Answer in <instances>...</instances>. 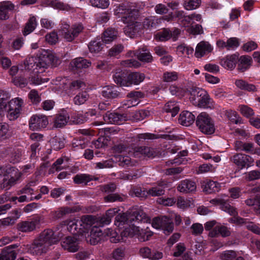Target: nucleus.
Returning <instances> with one entry per match:
<instances>
[{"mask_svg": "<svg viewBox=\"0 0 260 260\" xmlns=\"http://www.w3.org/2000/svg\"><path fill=\"white\" fill-rule=\"evenodd\" d=\"M60 60L51 51L43 50L40 53L38 57H29L24 61L25 68L28 70H31L34 68V70L37 69L41 70V72H44L45 69L50 66L56 67L60 64Z\"/></svg>", "mask_w": 260, "mask_h": 260, "instance_id": "f257e3e1", "label": "nucleus"}, {"mask_svg": "<svg viewBox=\"0 0 260 260\" xmlns=\"http://www.w3.org/2000/svg\"><path fill=\"white\" fill-rule=\"evenodd\" d=\"M57 242L54 231L50 229H45L34 240L29 248L30 252L39 255L46 253Z\"/></svg>", "mask_w": 260, "mask_h": 260, "instance_id": "f03ea898", "label": "nucleus"}, {"mask_svg": "<svg viewBox=\"0 0 260 260\" xmlns=\"http://www.w3.org/2000/svg\"><path fill=\"white\" fill-rule=\"evenodd\" d=\"M21 176L19 171L13 167H0V181L3 187L15 184Z\"/></svg>", "mask_w": 260, "mask_h": 260, "instance_id": "7ed1b4c3", "label": "nucleus"}, {"mask_svg": "<svg viewBox=\"0 0 260 260\" xmlns=\"http://www.w3.org/2000/svg\"><path fill=\"white\" fill-rule=\"evenodd\" d=\"M145 214L141 211H135L133 213L119 214L115 217V224L118 226L124 224L129 225V228L132 226L134 223H139L140 221L145 217ZM127 228H125V229Z\"/></svg>", "mask_w": 260, "mask_h": 260, "instance_id": "20e7f679", "label": "nucleus"}, {"mask_svg": "<svg viewBox=\"0 0 260 260\" xmlns=\"http://www.w3.org/2000/svg\"><path fill=\"white\" fill-rule=\"evenodd\" d=\"M196 123L200 131L205 134L211 135L215 131L213 120L206 112H202L197 117Z\"/></svg>", "mask_w": 260, "mask_h": 260, "instance_id": "39448f33", "label": "nucleus"}, {"mask_svg": "<svg viewBox=\"0 0 260 260\" xmlns=\"http://www.w3.org/2000/svg\"><path fill=\"white\" fill-rule=\"evenodd\" d=\"M83 29V26L81 24H75L70 26L66 23L62 25L59 31L67 41L72 42L79 35Z\"/></svg>", "mask_w": 260, "mask_h": 260, "instance_id": "423d86ee", "label": "nucleus"}, {"mask_svg": "<svg viewBox=\"0 0 260 260\" xmlns=\"http://www.w3.org/2000/svg\"><path fill=\"white\" fill-rule=\"evenodd\" d=\"M151 225L156 229H161L166 235L170 234L174 230V224L171 219L166 216L153 218Z\"/></svg>", "mask_w": 260, "mask_h": 260, "instance_id": "0eeeda50", "label": "nucleus"}, {"mask_svg": "<svg viewBox=\"0 0 260 260\" xmlns=\"http://www.w3.org/2000/svg\"><path fill=\"white\" fill-rule=\"evenodd\" d=\"M23 104V100L19 98L13 99L9 102L8 116L11 120L18 117Z\"/></svg>", "mask_w": 260, "mask_h": 260, "instance_id": "6e6552de", "label": "nucleus"}, {"mask_svg": "<svg viewBox=\"0 0 260 260\" xmlns=\"http://www.w3.org/2000/svg\"><path fill=\"white\" fill-rule=\"evenodd\" d=\"M139 223H134L132 226L130 228L126 229V232L128 233V235L133 236L137 235L138 238L140 241H145L149 240L150 237L152 236V233L145 229H143L138 225Z\"/></svg>", "mask_w": 260, "mask_h": 260, "instance_id": "1a4fd4ad", "label": "nucleus"}, {"mask_svg": "<svg viewBox=\"0 0 260 260\" xmlns=\"http://www.w3.org/2000/svg\"><path fill=\"white\" fill-rule=\"evenodd\" d=\"M42 220V218L38 216L28 220L22 221L17 224V229L22 232H32L39 227Z\"/></svg>", "mask_w": 260, "mask_h": 260, "instance_id": "9d476101", "label": "nucleus"}, {"mask_svg": "<svg viewBox=\"0 0 260 260\" xmlns=\"http://www.w3.org/2000/svg\"><path fill=\"white\" fill-rule=\"evenodd\" d=\"M231 160L241 169L250 167L253 162V159L250 156L242 153L233 155L231 157Z\"/></svg>", "mask_w": 260, "mask_h": 260, "instance_id": "9b49d317", "label": "nucleus"}, {"mask_svg": "<svg viewBox=\"0 0 260 260\" xmlns=\"http://www.w3.org/2000/svg\"><path fill=\"white\" fill-rule=\"evenodd\" d=\"M48 124L47 116L43 115H33L30 119L29 126L33 130L45 127Z\"/></svg>", "mask_w": 260, "mask_h": 260, "instance_id": "f8f14e48", "label": "nucleus"}, {"mask_svg": "<svg viewBox=\"0 0 260 260\" xmlns=\"http://www.w3.org/2000/svg\"><path fill=\"white\" fill-rule=\"evenodd\" d=\"M167 183L165 181H159L152 187L146 190L147 196L158 197L165 194Z\"/></svg>", "mask_w": 260, "mask_h": 260, "instance_id": "ddd939ff", "label": "nucleus"}, {"mask_svg": "<svg viewBox=\"0 0 260 260\" xmlns=\"http://www.w3.org/2000/svg\"><path fill=\"white\" fill-rule=\"evenodd\" d=\"M95 222L96 219L92 215L82 216L78 221L79 223V231L80 233L86 232L92 226H94Z\"/></svg>", "mask_w": 260, "mask_h": 260, "instance_id": "4468645a", "label": "nucleus"}, {"mask_svg": "<svg viewBox=\"0 0 260 260\" xmlns=\"http://www.w3.org/2000/svg\"><path fill=\"white\" fill-rule=\"evenodd\" d=\"M16 6L11 1H6L0 3V20H6L9 18V12L16 10Z\"/></svg>", "mask_w": 260, "mask_h": 260, "instance_id": "2eb2a0df", "label": "nucleus"}, {"mask_svg": "<svg viewBox=\"0 0 260 260\" xmlns=\"http://www.w3.org/2000/svg\"><path fill=\"white\" fill-rule=\"evenodd\" d=\"M61 245L62 247L71 252H75L78 250L79 245L77 238L73 237H67L62 239Z\"/></svg>", "mask_w": 260, "mask_h": 260, "instance_id": "dca6fc26", "label": "nucleus"}, {"mask_svg": "<svg viewBox=\"0 0 260 260\" xmlns=\"http://www.w3.org/2000/svg\"><path fill=\"white\" fill-rule=\"evenodd\" d=\"M210 203L220 206V208L231 215H235L237 214L236 209L231 206L226 201L222 198H216L210 201Z\"/></svg>", "mask_w": 260, "mask_h": 260, "instance_id": "f3484780", "label": "nucleus"}, {"mask_svg": "<svg viewBox=\"0 0 260 260\" xmlns=\"http://www.w3.org/2000/svg\"><path fill=\"white\" fill-rule=\"evenodd\" d=\"M132 153L135 157L144 156L148 157H154L157 155L156 151L153 148L147 146L136 147Z\"/></svg>", "mask_w": 260, "mask_h": 260, "instance_id": "a211bd4d", "label": "nucleus"}, {"mask_svg": "<svg viewBox=\"0 0 260 260\" xmlns=\"http://www.w3.org/2000/svg\"><path fill=\"white\" fill-rule=\"evenodd\" d=\"M17 247L18 245L16 244L6 247L0 254V260H15L17 253L14 249Z\"/></svg>", "mask_w": 260, "mask_h": 260, "instance_id": "6ab92c4d", "label": "nucleus"}, {"mask_svg": "<svg viewBox=\"0 0 260 260\" xmlns=\"http://www.w3.org/2000/svg\"><path fill=\"white\" fill-rule=\"evenodd\" d=\"M139 16L138 10L129 7L124 16H122L121 21L125 24L138 22L137 20Z\"/></svg>", "mask_w": 260, "mask_h": 260, "instance_id": "aec40b11", "label": "nucleus"}, {"mask_svg": "<svg viewBox=\"0 0 260 260\" xmlns=\"http://www.w3.org/2000/svg\"><path fill=\"white\" fill-rule=\"evenodd\" d=\"M212 48L208 42L202 41L197 45L194 55L197 58H201L211 52Z\"/></svg>", "mask_w": 260, "mask_h": 260, "instance_id": "412c9836", "label": "nucleus"}, {"mask_svg": "<svg viewBox=\"0 0 260 260\" xmlns=\"http://www.w3.org/2000/svg\"><path fill=\"white\" fill-rule=\"evenodd\" d=\"M196 188V183L187 179L181 181L177 186L179 192L185 193L195 191Z\"/></svg>", "mask_w": 260, "mask_h": 260, "instance_id": "4be33fe9", "label": "nucleus"}, {"mask_svg": "<svg viewBox=\"0 0 260 260\" xmlns=\"http://www.w3.org/2000/svg\"><path fill=\"white\" fill-rule=\"evenodd\" d=\"M102 236V230L96 225H94L91 230L90 235L87 238V241L91 245H96L101 241Z\"/></svg>", "mask_w": 260, "mask_h": 260, "instance_id": "5701e85b", "label": "nucleus"}, {"mask_svg": "<svg viewBox=\"0 0 260 260\" xmlns=\"http://www.w3.org/2000/svg\"><path fill=\"white\" fill-rule=\"evenodd\" d=\"M195 120V116L188 111H182L178 119L179 123L185 126L191 125Z\"/></svg>", "mask_w": 260, "mask_h": 260, "instance_id": "b1692460", "label": "nucleus"}, {"mask_svg": "<svg viewBox=\"0 0 260 260\" xmlns=\"http://www.w3.org/2000/svg\"><path fill=\"white\" fill-rule=\"evenodd\" d=\"M238 59L236 54L228 55L220 60V64L224 68L232 70L235 68Z\"/></svg>", "mask_w": 260, "mask_h": 260, "instance_id": "393cba45", "label": "nucleus"}, {"mask_svg": "<svg viewBox=\"0 0 260 260\" xmlns=\"http://www.w3.org/2000/svg\"><path fill=\"white\" fill-rule=\"evenodd\" d=\"M72 70L76 71L89 67L91 62L87 59L82 57L76 58L73 60L70 63Z\"/></svg>", "mask_w": 260, "mask_h": 260, "instance_id": "a878e982", "label": "nucleus"}, {"mask_svg": "<svg viewBox=\"0 0 260 260\" xmlns=\"http://www.w3.org/2000/svg\"><path fill=\"white\" fill-rule=\"evenodd\" d=\"M134 55L141 61L150 62L152 60V56L145 47L135 51Z\"/></svg>", "mask_w": 260, "mask_h": 260, "instance_id": "bb28decb", "label": "nucleus"}, {"mask_svg": "<svg viewBox=\"0 0 260 260\" xmlns=\"http://www.w3.org/2000/svg\"><path fill=\"white\" fill-rule=\"evenodd\" d=\"M238 60L239 63L237 69L240 72H244L248 70L251 64L252 58L249 56H241Z\"/></svg>", "mask_w": 260, "mask_h": 260, "instance_id": "cd10ccee", "label": "nucleus"}, {"mask_svg": "<svg viewBox=\"0 0 260 260\" xmlns=\"http://www.w3.org/2000/svg\"><path fill=\"white\" fill-rule=\"evenodd\" d=\"M123 117L121 115L116 113L107 112L104 116V121L108 123L120 124L122 121Z\"/></svg>", "mask_w": 260, "mask_h": 260, "instance_id": "c85d7f7f", "label": "nucleus"}, {"mask_svg": "<svg viewBox=\"0 0 260 260\" xmlns=\"http://www.w3.org/2000/svg\"><path fill=\"white\" fill-rule=\"evenodd\" d=\"M115 157L119 162V165L125 168L133 167L136 165L137 162L135 160L132 159L128 156L122 155H115Z\"/></svg>", "mask_w": 260, "mask_h": 260, "instance_id": "c756f323", "label": "nucleus"}, {"mask_svg": "<svg viewBox=\"0 0 260 260\" xmlns=\"http://www.w3.org/2000/svg\"><path fill=\"white\" fill-rule=\"evenodd\" d=\"M203 190L207 193L218 191L220 188L219 184L211 180L204 181L202 184Z\"/></svg>", "mask_w": 260, "mask_h": 260, "instance_id": "7c9ffc66", "label": "nucleus"}, {"mask_svg": "<svg viewBox=\"0 0 260 260\" xmlns=\"http://www.w3.org/2000/svg\"><path fill=\"white\" fill-rule=\"evenodd\" d=\"M103 42L100 38H96L91 41L88 44V49L90 52L94 53L100 52L103 48Z\"/></svg>", "mask_w": 260, "mask_h": 260, "instance_id": "2f4dec72", "label": "nucleus"}, {"mask_svg": "<svg viewBox=\"0 0 260 260\" xmlns=\"http://www.w3.org/2000/svg\"><path fill=\"white\" fill-rule=\"evenodd\" d=\"M98 179L96 178L86 174H79L75 175L73 178L75 183L77 184H87L89 182L93 180Z\"/></svg>", "mask_w": 260, "mask_h": 260, "instance_id": "473e14b6", "label": "nucleus"}, {"mask_svg": "<svg viewBox=\"0 0 260 260\" xmlns=\"http://www.w3.org/2000/svg\"><path fill=\"white\" fill-rule=\"evenodd\" d=\"M145 75L143 73L134 72L127 76V79L128 81V86L132 84L138 85L145 79Z\"/></svg>", "mask_w": 260, "mask_h": 260, "instance_id": "72a5a7b5", "label": "nucleus"}, {"mask_svg": "<svg viewBox=\"0 0 260 260\" xmlns=\"http://www.w3.org/2000/svg\"><path fill=\"white\" fill-rule=\"evenodd\" d=\"M34 72L30 77V82L31 84L35 85H40L42 83L48 81V78H43L41 73V70L37 69V70H34V68H32Z\"/></svg>", "mask_w": 260, "mask_h": 260, "instance_id": "f704fd0d", "label": "nucleus"}, {"mask_svg": "<svg viewBox=\"0 0 260 260\" xmlns=\"http://www.w3.org/2000/svg\"><path fill=\"white\" fill-rule=\"evenodd\" d=\"M69 119V115L67 113H62L56 115L54 121V126L60 128L65 126Z\"/></svg>", "mask_w": 260, "mask_h": 260, "instance_id": "c9c22d12", "label": "nucleus"}, {"mask_svg": "<svg viewBox=\"0 0 260 260\" xmlns=\"http://www.w3.org/2000/svg\"><path fill=\"white\" fill-rule=\"evenodd\" d=\"M127 74L123 72L116 73L113 76L115 82L121 86H128Z\"/></svg>", "mask_w": 260, "mask_h": 260, "instance_id": "e433bc0d", "label": "nucleus"}, {"mask_svg": "<svg viewBox=\"0 0 260 260\" xmlns=\"http://www.w3.org/2000/svg\"><path fill=\"white\" fill-rule=\"evenodd\" d=\"M118 32L114 28H108L103 33V39H102L105 43H110L116 40L117 38Z\"/></svg>", "mask_w": 260, "mask_h": 260, "instance_id": "4c0bfd02", "label": "nucleus"}, {"mask_svg": "<svg viewBox=\"0 0 260 260\" xmlns=\"http://www.w3.org/2000/svg\"><path fill=\"white\" fill-rule=\"evenodd\" d=\"M220 234L222 237H228L231 235V232L228 228L223 225L216 226L209 233L211 237L217 236Z\"/></svg>", "mask_w": 260, "mask_h": 260, "instance_id": "58836bf2", "label": "nucleus"}, {"mask_svg": "<svg viewBox=\"0 0 260 260\" xmlns=\"http://www.w3.org/2000/svg\"><path fill=\"white\" fill-rule=\"evenodd\" d=\"M102 95L107 98H116L120 95V93L117 91L115 86H107L103 88Z\"/></svg>", "mask_w": 260, "mask_h": 260, "instance_id": "ea45409f", "label": "nucleus"}, {"mask_svg": "<svg viewBox=\"0 0 260 260\" xmlns=\"http://www.w3.org/2000/svg\"><path fill=\"white\" fill-rule=\"evenodd\" d=\"M140 26L139 22L128 23L124 28V32L129 37L132 38L139 32Z\"/></svg>", "mask_w": 260, "mask_h": 260, "instance_id": "a19ab883", "label": "nucleus"}, {"mask_svg": "<svg viewBox=\"0 0 260 260\" xmlns=\"http://www.w3.org/2000/svg\"><path fill=\"white\" fill-rule=\"evenodd\" d=\"M204 93L205 90L202 88H196L192 89L189 98L190 101L193 105L196 106L202 98V94Z\"/></svg>", "mask_w": 260, "mask_h": 260, "instance_id": "79ce46f5", "label": "nucleus"}, {"mask_svg": "<svg viewBox=\"0 0 260 260\" xmlns=\"http://www.w3.org/2000/svg\"><path fill=\"white\" fill-rule=\"evenodd\" d=\"M37 26V22L35 16L30 17L24 28L23 34L26 36L32 32Z\"/></svg>", "mask_w": 260, "mask_h": 260, "instance_id": "37998d69", "label": "nucleus"}, {"mask_svg": "<svg viewBox=\"0 0 260 260\" xmlns=\"http://www.w3.org/2000/svg\"><path fill=\"white\" fill-rule=\"evenodd\" d=\"M90 95L87 91L78 93L73 99L74 104L77 106L84 104L89 99Z\"/></svg>", "mask_w": 260, "mask_h": 260, "instance_id": "c03bdc74", "label": "nucleus"}, {"mask_svg": "<svg viewBox=\"0 0 260 260\" xmlns=\"http://www.w3.org/2000/svg\"><path fill=\"white\" fill-rule=\"evenodd\" d=\"M213 106L212 101L209 95L205 90V93L202 94V98L196 106L200 108H211Z\"/></svg>", "mask_w": 260, "mask_h": 260, "instance_id": "a18cd8bd", "label": "nucleus"}, {"mask_svg": "<svg viewBox=\"0 0 260 260\" xmlns=\"http://www.w3.org/2000/svg\"><path fill=\"white\" fill-rule=\"evenodd\" d=\"M10 94L6 91H0V121L2 120V115L7 107V104L10 98Z\"/></svg>", "mask_w": 260, "mask_h": 260, "instance_id": "49530a36", "label": "nucleus"}, {"mask_svg": "<svg viewBox=\"0 0 260 260\" xmlns=\"http://www.w3.org/2000/svg\"><path fill=\"white\" fill-rule=\"evenodd\" d=\"M160 20L154 16H150L145 18L143 22V26L147 29L155 27Z\"/></svg>", "mask_w": 260, "mask_h": 260, "instance_id": "de8ad7c7", "label": "nucleus"}, {"mask_svg": "<svg viewBox=\"0 0 260 260\" xmlns=\"http://www.w3.org/2000/svg\"><path fill=\"white\" fill-rule=\"evenodd\" d=\"M179 106L175 102H169L164 107V110L166 112L171 113L172 117L175 116L179 111Z\"/></svg>", "mask_w": 260, "mask_h": 260, "instance_id": "09e8293b", "label": "nucleus"}, {"mask_svg": "<svg viewBox=\"0 0 260 260\" xmlns=\"http://www.w3.org/2000/svg\"><path fill=\"white\" fill-rule=\"evenodd\" d=\"M126 199V196L117 193H110L104 198L105 202H123Z\"/></svg>", "mask_w": 260, "mask_h": 260, "instance_id": "8fccbe9b", "label": "nucleus"}, {"mask_svg": "<svg viewBox=\"0 0 260 260\" xmlns=\"http://www.w3.org/2000/svg\"><path fill=\"white\" fill-rule=\"evenodd\" d=\"M78 221L79 219H76L66 221L65 224L67 225L68 231L73 234H75L76 232L80 233L79 231V223Z\"/></svg>", "mask_w": 260, "mask_h": 260, "instance_id": "3c124183", "label": "nucleus"}, {"mask_svg": "<svg viewBox=\"0 0 260 260\" xmlns=\"http://www.w3.org/2000/svg\"><path fill=\"white\" fill-rule=\"evenodd\" d=\"M201 4V0H186L183 3V7L187 10H193L199 8Z\"/></svg>", "mask_w": 260, "mask_h": 260, "instance_id": "603ef678", "label": "nucleus"}, {"mask_svg": "<svg viewBox=\"0 0 260 260\" xmlns=\"http://www.w3.org/2000/svg\"><path fill=\"white\" fill-rule=\"evenodd\" d=\"M115 7L114 9V14L116 16L121 18V19H122V16H124L127 10L129 8V7L125 6L124 4L115 5Z\"/></svg>", "mask_w": 260, "mask_h": 260, "instance_id": "864d4df0", "label": "nucleus"}, {"mask_svg": "<svg viewBox=\"0 0 260 260\" xmlns=\"http://www.w3.org/2000/svg\"><path fill=\"white\" fill-rule=\"evenodd\" d=\"M172 33L168 29H164L158 32L155 36L156 40L159 41H166L171 38Z\"/></svg>", "mask_w": 260, "mask_h": 260, "instance_id": "5fc2aeb1", "label": "nucleus"}, {"mask_svg": "<svg viewBox=\"0 0 260 260\" xmlns=\"http://www.w3.org/2000/svg\"><path fill=\"white\" fill-rule=\"evenodd\" d=\"M50 143L52 148L55 150H59L64 147V143L61 139L56 136L50 140Z\"/></svg>", "mask_w": 260, "mask_h": 260, "instance_id": "6e6d98bb", "label": "nucleus"}, {"mask_svg": "<svg viewBox=\"0 0 260 260\" xmlns=\"http://www.w3.org/2000/svg\"><path fill=\"white\" fill-rule=\"evenodd\" d=\"M125 255V249L123 247L114 249L112 253V256L115 260H122L124 257Z\"/></svg>", "mask_w": 260, "mask_h": 260, "instance_id": "4d7b16f0", "label": "nucleus"}, {"mask_svg": "<svg viewBox=\"0 0 260 260\" xmlns=\"http://www.w3.org/2000/svg\"><path fill=\"white\" fill-rule=\"evenodd\" d=\"M260 179V171L252 170L245 174V180L251 181Z\"/></svg>", "mask_w": 260, "mask_h": 260, "instance_id": "13d9d810", "label": "nucleus"}, {"mask_svg": "<svg viewBox=\"0 0 260 260\" xmlns=\"http://www.w3.org/2000/svg\"><path fill=\"white\" fill-rule=\"evenodd\" d=\"M237 256L234 250H226L220 253L219 257L222 260H233Z\"/></svg>", "mask_w": 260, "mask_h": 260, "instance_id": "bf43d9fd", "label": "nucleus"}, {"mask_svg": "<svg viewBox=\"0 0 260 260\" xmlns=\"http://www.w3.org/2000/svg\"><path fill=\"white\" fill-rule=\"evenodd\" d=\"M178 79V74L175 72H166L164 73L162 80L165 82H171Z\"/></svg>", "mask_w": 260, "mask_h": 260, "instance_id": "052dcab7", "label": "nucleus"}, {"mask_svg": "<svg viewBox=\"0 0 260 260\" xmlns=\"http://www.w3.org/2000/svg\"><path fill=\"white\" fill-rule=\"evenodd\" d=\"M176 202L177 207L182 209H185L190 207L191 203L190 200L182 197H178Z\"/></svg>", "mask_w": 260, "mask_h": 260, "instance_id": "680f3d73", "label": "nucleus"}, {"mask_svg": "<svg viewBox=\"0 0 260 260\" xmlns=\"http://www.w3.org/2000/svg\"><path fill=\"white\" fill-rule=\"evenodd\" d=\"M114 161L112 159H108L95 164V168L99 169L111 168L114 167Z\"/></svg>", "mask_w": 260, "mask_h": 260, "instance_id": "e2e57ef3", "label": "nucleus"}, {"mask_svg": "<svg viewBox=\"0 0 260 260\" xmlns=\"http://www.w3.org/2000/svg\"><path fill=\"white\" fill-rule=\"evenodd\" d=\"M91 5L95 7L102 9L107 8L109 5V0H90Z\"/></svg>", "mask_w": 260, "mask_h": 260, "instance_id": "0e129e2a", "label": "nucleus"}, {"mask_svg": "<svg viewBox=\"0 0 260 260\" xmlns=\"http://www.w3.org/2000/svg\"><path fill=\"white\" fill-rule=\"evenodd\" d=\"M124 46L122 44H117L113 46L108 52V54L110 56H115L123 51Z\"/></svg>", "mask_w": 260, "mask_h": 260, "instance_id": "69168bd1", "label": "nucleus"}, {"mask_svg": "<svg viewBox=\"0 0 260 260\" xmlns=\"http://www.w3.org/2000/svg\"><path fill=\"white\" fill-rule=\"evenodd\" d=\"M215 168L211 164H204L199 166L197 171L198 174L206 173L209 172H213Z\"/></svg>", "mask_w": 260, "mask_h": 260, "instance_id": "338daca9", "label": "nucleus"}, {"mask_svg": "<svg viewBox=\"0 0 260 260\" xmlns=\"http://www.w3.org/2000/svg\"><path fill=\"white\" fill-rule=\"evenodd\" d=\"M52 6L55 8L60 10L69 11L71 10V7L67 4H64L62 2L57 1H54L52 2Z\"/></svg>", "mask_w": 260, "mask_h": 260, "instance_id": "774afa93", "label": "nucleus"}]
</instances>
